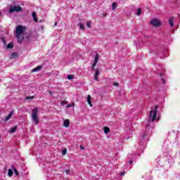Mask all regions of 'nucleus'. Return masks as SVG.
Segmentation results:
<instances>
[{"label":"nucleus","mask_w":180,"mask_h":180,"mask_svg":"<svg viewBox=\"0 0 180 180\" xmlns=\"http://www.w3.org/2000/svg\"><path fill=\"white\" fill-rule=\"evenodd\" d=\"M158 105H155V108H151L149 113V122H155V120H160V117H157V110Z\"/></svg>","instance_id":"obj_1"},{"label":"nucleus","mask_w":180,"mask_h":180,"mask_svg":"<svg viewBox=\"0 0 180 180\" xmlns=\"http://www.w3.org/2000/svg\"><path fill=\"white\" fill-rule=\"evenodd\" d=\"M39 115V110L37 108H34L32 110V120L33 123L34 124H39V118L37 117Z\"/></svg>","instance_id":"obj_2"},{"label":"nucleus","mask_w":180,"mask_h":180,"mask_svg":"<svg viewBox=\"0 0 180 180\" xmlns=\"http://www.w3.org/2000/svg\"><path fill=\"white\" fill-rule=\"evenodd\" d=\"M25 30H26V27L22 25L17 26L15 29V34L16 36H19V34H22L25 33Z\"/></svg>","instance_id":"obj_3"},{"label":"nucleus","mask_w":180,"mask_h":180,"mask_svg":"<svg viewBox=\"0 0 180 180\" xmlns=\"http://www.w3.org/2000/svg\"><path fill=\"white\" fill-rule=\"evenodd\" d=\"M150 25H152V26H154V27H158L161 26V20H160V19H158V18H153L150 22Z\"/></svg>","instance_id":"obj_4"},{"label":"nucleus","mask_w":180,"mask_h":180,"mask_svg":"<svg viewBox=\"0 0 180 180\" xmlns=\"http://www.w3.org/2000/svg\"><path fill=\"white\" fill-rule=\"evenodd\" d=\"M13 12H22V7L20 6H15L14 7H11L9 8V13H13Z\"/></svg>","instance_id":"obj_5"},{"label":"nucleus","mask_w":180,"mask_h":180,"mask_svg":"<svg viewBox=\"0 0 180 180\" xmlns=\"http://www.w3.org/2000/svg\"><path fill=\"white\" fill-rule=\"evenodd\" d=\"M101 74V71L99 70V68H97L96 70V72L94 74V79L95 81H99V75Z\"/></svg>","instance_id":"obj_6"},{"label":"nucleus","mask_w":180,"mask_h":180,"mask_svg":"<svg viewBox=\"0 0 180 180\" xmlns=\"http://www.w3.org/2000/svg\"><path fill=\"white\" fill-rule=\"evenodd\" d=\"M99 61V54L96 53L95 55L94 60V66H96V64H98V62Z\"/></svg>","instance_id":"obj_7"},{"label":"nucleus","mask_w":180,"mask_h":180,"mask_svg":"<svg viewBox=\"0 0 180 180\" xmlns=\"http://www.w3.org/2000/svg\"><path fill=\"white\" fill-rule=\"evenodd\" d=\"M43 68V66L41 65H38L35 68H33L32 70V72H37L38 71H40Z\"/></svg>","instance_id":"obj_8"},{"label":"nucleus","mask_w":180,"mask_h":180,"mask_svg":"<svg viewBox=\"0 0 180 180\" xmlns=\"http://www.w3.org/2000/svg\"><path fill=\"white\" fill-rule=\"evenodd\" d=\"M17 39H18V43H21L24 40V37L23 35L19 34V35H16Z\"/></svg>","instance_id":"obj_9"},{"label":"nucleus","mask_w":180,"mask_h":180,"mask_svg":"<svg viewBox=\"0 0 180 180\" xmlns=\"http://www.w3.org/2000/svg\"><path fill=\"white\" fill-rule=\"evenodd\" d=\"M13 111H11L10 113L8 114V117H6L5 118V121L8 122V120H10V119L12 117V116H13Z\"/></svg>","instance_id":"obj_10"},{"label":"nucleus","mask_w":180,"mask_h":180,"mask_svg":"<svg viewBox=\"0 0 180 180\" xmlns=\"http://www.w3.org/2000/svg\"><path fill=\"white\" fill-rule=\"evenodd\" d=\"M32 18H33V20L35 21L36 22H39V20L37 19V14L36 13V12H32Z\"/></svg>","instance_id":"obj_11"},{"label":"nucleus","mask_w":180,"mask_h":180,"mask_svg":"<svg viewBox=\"0 0 180 180\" xmlns=\"http://www.w3.org/2000/svg\"><path fill=\"white\" fill-rule=\"evenodd\" d=\"M64 127H70V120H65L63 122Z\"/></svg>","instance_id":"obj_12"},{"label":"nucleus","mask_w":180,"mask_h":180,"mask_svg":"<svg viewBox=\"0 0 180 180\" xmlns=\"http://www.w3.org/2000/svg\"><path fill=\"white\" fill-rule=\"evenodd\" d=\"M91 99H92V97H91V95H88L87 103H89V106L92 107V103L91 102Z\"/></svg>","instance_id":"obj_13"},{"label":"nucleus","mask_w":180,"mask_h":180,"mask_svg":"<svg viewBox=\"0 0 180 180\" xmlns=\"http://www.w3.org/2000/svg\"><path fill=\"white\" fill-rule=\"evenodd\" d=\"M169 23L172 27H174V17L169 18Z\"/></svg>","instance_id":"obj_14"},{"label":"nucleus","mask_w":180,"mask_h":180,"mask_svg":"<svg viewBox=\"0 0 180 180\" xmlns=\"http://www.w3.org/2000/svg\"><path fill=\"white\" fill-rule=\"evenodd\" d=\"M103 130H104V133H105L106 134H108V133H110V129H109V127H105Z\"/></svg>","instance_id":"obj_15"},{"label":"nucleus","mask_w":180,"mask_h":180,"mask_svg":"<svg viewBox=\"0 0 180 180\" xmlns=\"http://www.w3.org/2000/svg\"><path fill=\"white\" fill-rule=\"evenodd\" d=\"M18 129L17 127H14L13 128H11V130L9 131V133L11 134H13L16 131V130Z\"/></svg>","instance_id":"obj_16"},{"label":"nucleus","mask_w":180,"mask_h":180,"mask_svg":"<svg viewBox=\"0 0 180 180\" xmlns=\"http://www.w3.org/2000/svg\"><path fill=\"white\" fill-rule=\"evenodd\" d=\"M8 176H12L13 175V171H12V169H9L8 170Z\"/></svg>","instance_id":"obj_17"},{"label":"nucleus","mask_w":180,"mask_h":180,"mask_svg":"<svg viewBox=\"0 0 180 180\" xmlns=\"http://www.w3.org/2000/svg\"><path fill=\"white\" fill-rule=\"evenodd\" d=\"M116 8H117V4H116V2H113L112 5V11H115V9H116Z\"/></svg>","instance_id":"obj_18"},{"label":"nucleus","mask_w":180,"mask_h":180,"mask_svg":"<svg viewBox=\"0 0 180 180\" xmlns=\"http://www.w3.org/2000/svg\"><path fill=\"white\" fill-rule=\"evenodd\" d=\"M74 106H75V103H72L66 106V108L68 109V108H72V107H74Z\"/></svg>","instance_id":"obj_19"},{"label":"nucleus","mask_w":180,"mask_h":180,"mask_svg":"<svg viewBox=\"0 0 180 180\" xmlns=\"http://www.w3.org/2000/svg\"><path fill=\"white\" fill-rule=\"evenodd\" d=\"M160 76H161V81H162V84H167V82L165 81V79L164 77H162V73L160 74Z\"/></svg>","instance_id":"obj_20"},{"label":"nucleus","mask_w":180,"mask_h":180,"mask_svg":"<svg viewBox=\"0 0 180 180\" xmlns=\"http://www.w3.org/2000/svg\"><path fill=\"white\" fill-rule=\"evenodd\" d=\"M7 49H13V43H9L7 45Z\"/></svg>","instance_id":"obj_21"},{"label":"nucleus","mask_w":180,"mask_h":180,"mask_svg":"<svg viewBox=\"0 0 180 180\" xmlns=\"http://www.w3.org/2000/svg\"><path fill=\"white\" fill-rule=\"evenodd\" d=\"M136 15H137L138 16H140V15H141V8H138Z\"/></svg>","instance_id":"obj_22"},{"label":"nucleus","mask_w":180,"mask_h":180,"mask_svg":"<svg viewBox=\"0 0 180 180\" xmlns=\"http://www.w3.org/2000/svg\"><path fill=\"white\" fill-rule=\"evenodd\" d=\"M79 26L82 30H85V27L82 23L79 24Z\"/></svg>","instance_id":"obj_23"},{"label":"nucleus","mask_w":180,"mask_h":180,"mask_svg":"<svg viewBox=\"0 0 180 180\" xmlns=\"http://www.w3.org/2000/svg\"><path fill=\"white\" fill-rule=\"evenodd\" d=\"M11 57H12L13 58H16V57H18V53H11Z\"/></svg>","instance_id":"obj_24"},{"label":"nucleus","mask_w":180,"mask_h":180,"mask_svg":"<svg viewBox=\"0 0 180 180\" xmlns=\"http://www.w3.org/2000/svg\"><path fill=\"white\" fill-rule=\"evenodd\" d=\"M68 79H74V75H68Z\"/></svg>","instance_id":"obj_25"},{"label":"nucleus","mask_w":180,"mask_h":180,"mask_svg":"<svg viewBox=\"0 0 180 180\" xmlns=\"http://www.w3.org/2000/svg\"><path fill=\"white\" fill-rule=\"evenodd\" d=\"M142 139L143 140V141H147V136L146 134H143L142 136Z\"/></svg>","instance_id":"obj_26"},{"label":"nucleus","mask_w":180,"mask_h":180,"mask_svg":"<svg viewBox=\"0 0 180 180\" xmlns=\"http://www.w3.org/2000/svg\"><path fill=\"white\" fill-rule=\"evenodd\" d=\"M92 24V22L91 21H87L86 22V26L87 27H91V25Z\"/></svg>","instance_id":"obj_27"},{"label":"nucleus","mask_w":180,"mask_h":180,"mask_svg":"<svg viewBox=\"0 0 180 180\" xmlns=\"http://www.w3.org/2000/svg\"><path fill=\"white\" fill-rule=\"evenodd\" d=\"M13 169L15 174V175H19V173L18 172V170L16 169V168H15L14 167H13Z\"/></svg>","instance_id":"obj_28"},{"label":"nucleus","mask_w":180,"mask_h":180,"mask_svg":"<svg viewBox=\"0 0 180 180\" xmlns=\"http://www.w3.org/2000/svg\"><path fill=\"white\" fill-rule=\"evenodd\" d=\"M106 16H108V13H101V18H106Z\"/></svg>","instance_id":"obj_29"},{"label":"nucleus","mask_w":180,"mask_h":180,"mask_svg":"<svg viewBox=\"0 0 180 180\" xmlns=\"http://www.w3.org/2000/svg\"><path fill=\"white\" fill-rule=\"evenodd\" d=\"M34 96H27L26 99H27L28 101H30V99H34Z\"/></svg>","instance_id":"obj_30"},{"label":"nucleus","mask_w":180,"mask_h":180,"mask_svg":"<svg viewBox=\"0 0 180 180\" xmlns=\"http://www.w3.org/2000/svg\"><path fill=\"white\" fill-rule=\"evenodd\" d=\"M62 154H63V155H65V154H67V150L63 149V151H62Z\"/></svg>","instance_id":"obj_31"},{"label":"nucleus","mask_w":180,"mask_h":180,"mask_svg":"<svg viewBox=\"0 0 180 180\" xmlns=\"http://www.w3.org/2000/svg\"><path fill=\"white\" fill-rule=\"evenodd\" d=\"M67 103H68L67 101H62V102H61L62 106H65V105H67Z\"/></svg>","instance_id":"obj_32"},{"label":"nucleus","mask_w":180,"mask_h":180,"mask_svg":"<svg viewBox=\"0 0 180 180\" xmlns=\"http://www.w3.org/2000/svg\"><path fill=\"white\" fill-rule=\"evenodd\" d=\"M113 86H119V83H117V82H114L113 83Z\"/></svg>","instance_id":"obj_33"},{"label":"nucleus","mask_w":180,"mask_h":180,"mask_svg":"<svg viewBox=\"0 0 180 180\" xmlns=\"http://www.w3.org/2000/svg\"><path fill=\"white\" fill-rule=\"evenodd\" d=\"M120 175L121 176H124V172H121Z\"/></svg>","instance_id":"obj_34"},{"label":"nucleus","mask_w":180,"mask_h":180,"mask_svg":"<svg viewBox=\"0 0 180 180\" xmlns=\"http://www.w3.org/2000/svg\"><path fill=\"white\" fill-rule=\"evenodd\" d=\"M95 67L96 66H94V64H93L92 66H91V68H92L93 71H95Z\"/></svg>","instance_id":"obj_35"},{"label":"nucleus","mask_w":180,"mask_h":180,"mask_svg":"<svg viewBox=\"0 0 180 180\" xmlns=\"http://www.w3.org/2000/svg\"><path fill=\"white\" fill-rule=\"evenodd\" d=\"M146 129H150V124H148L146 125Z\"/></svg>","instance_id":"obj_36"},{"label":"nucleus","mask_w":180,"mask_h":180,"mask_svg":"<svg viewBox=\"0 0 180 180\" xmlns=\"http://www.w3.org/2000/svg\"><path fill=\"white\" fill-rule=\"evenodd\" d=\"M80 150H84V146H80Z\"/></svg>","instance_id":"obj_37"},{"label":"nucleus","mask_w":180,"mask_h":180,"mask_svg":"<svg viewBox=\"0 0 180 180\" xmlns=\"http://www.w3.org/2000/svg\"><path fill=\"white\" fill-rule=\"evenodd\" d=\"M133 164V160H129V165H131Z\"/></svg>","instance_id":"obj_38"},{"label":"nucleus","mask_w":180,"mask_h":180,"mask_svg":"<svg viewBox=\"0 0 180 180\" xmlns=\"http://www.w3.org/2000/svg\"><path fill=\"white\" fill-rule=\"evenodd\" d=\"M50 95H51L53 93L51 91H49Z\"/></svg>","instance_id":"obj_39"},{"label":"nucleus","mask_w":180,"mask_h":180,"mask_svg":"<svg viewBox=\"0 0 180 180\" xmlns=\"http://www.w3.org/2000/svg\"><path fill=\"white\" fill-rule=\"evenodd\" d=\"M56 25H57V22H56V23L54 24V26H56Z\"/></svg>","instance_id":"obj_40"},{"label":"nucleus","mask_w":180,"mask_h":180,"mask_svg":"<svg viewBox=\"0 0 180 180\" xmlns=\"http://www.w3.org/2000/svg\"><path fill=\"white\" fill-rule=\"evenodd\" d=\"M0 16H1V13H0Z\"/></svg>","instance_id":"obj_41"}]
</instances>
